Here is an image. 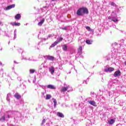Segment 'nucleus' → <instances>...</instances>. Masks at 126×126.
I'll list each match as a JSON object with an SVG mask.
<instances>
[{
	"instance_id": "obj_47",
	"label": "nucleus",
	"mask_w": 126,
	"mask_h": 126,
	"mask_svg": "<svg viewBox=\"0 0 126 126\" xmlns=\"http://www.w3.org/2000/svg\"><path fill=\"white\" fill-rule=\"evenodd\" d=\"M7 125H8V126H14V125H13L12 124L9 125L8 124H7Z\"/></svg>"
},
{
	"instance_id": "obj_64",
	"label": "nucleus",
	"mask_w": 126,
	"mask_h": 126,
	"mask_svg": "<svg viewBox=\"0 0 126 126\" xmlns=\"http://www.w3.org/2000/svg\"><path fill=\"white\" fill-rule=\"evenodd\" d=\"M120 106H123V104H120Z\"/></svg>"
},
{
	"instance_id": "obj_21",
	"label": "nucleus",
	"mask_w": 126,
	"mask_h": 126,
	"mask_svg": "<svg viewBox=\"0 0 126 126\" xmlns=\"http://www.w3.org/2000/svg\"><path fill=\"white\" fill-rule=\"evenodd\" d=\"M20 18H21V15H20V14H18L16 15V16H15V19L16 20H19V19H20Z\"/></svg>"
},
{
	"instance_id": "obj_30",
	"label": "nucleus",
	"mask_w": 126,
	"mask_h": 126,
	"mask_svg": "<svg viewBox=\"0 0 126 126\" xmlns=\"http://www.w3.org/2000/svg\"><path fill=\"white\" fill-rule=\"evenodd\" d=\"M53 100L54 104V108H56V107H57V100L55 98H53Z\"/></svg>"
},
{
	"instance_id": "obj_32",
	"label": "nucleus",
	"mask_w": 126,
	"mask_h": 126,
	"mask_svg": "<svg viewBox=\"0 0 126 126\" xmlns=\"http://www.w3.org/2000/svg\"><path fill=\"white\" fill-rule=\"evenodd\" d=\"M35 72V69H30V73L31 74H33Z\"/></svg>"
},
{
	"instance_id": "obj_29",
	"label": "nucleus",
	"mask_w": 126,
	"mask_h": 126,
	"mask_svg": "<svg viewBox=\"0 0 126 126\" xmlns=\"http://www.w3.org/2000/svg\"><path fill=\"white\" fill-rule=\"evenodd\" d=\"M57 45H58V42H57V41H55L50 46V48H54V47L57 46Z\"/></svg>"
},
{
	"instance_id": "obj_6",
	"label": "nucleus",
	"mask_w": 126,
	"mask_h": 126,
	"mask_svg": "<svg viewBox=\"0 0 126 126\" xmlns=\"http://www.w3.org/2000/svg\"><path fill=\"white\" fill-rule=\"evenodd\" d=\"M115 70V68L113 67H108L107 68H105L104 70V72H112V71H114Z\"/></svg>"
},
{
	"instance_id": "obj_55",
	"label": "nucleus",
	"mask_w": 126,
	"mask_h": 126,
	"mask_svg": "<svg viewBox=\"0 0 126 126\" xmlns=\"http://www.w3.org/2000/svg\"><path fill=\"white\" fill-rule=\"evenodd\" d=\"M2 64V63H1V62H0V66Z\"/></svg>"
},
{
	"instance_id": "obj_37",
	"label": "nucleus",
	"mask_w": 126,
	"mask_h": 126,
	"mask_svg": "<svg viewBox=\"0 0 126 126\" xmlns=\"http://www.w3.org/2000/svg\"><path fill=\"white\" fill-rule=\"evenodd\" d=\"M86 29H87V30H88V31H92V29H91V28H90V27H86Z\"/></svg>"
},
{
	"instance_id": "obj_3",
	"label": "nucleus",
	"mask_w": 126,
	"mask_h": 126,
	"mask_svg": "<svg viewBox=\"0 0 126 126\" xmlns=\"http://www.w3.org/2000/svg\"><path fill=\"white\" fill-rule=\"evenodd\" d=\"M61 91L62 93H64L66 91H67V92H70V91H72V88H71L69 85L64 83V86L62 87Z\"/></svg>"
},
{
	"instance_id": "obj_50",
	"label": "nucleus",
	"mask_w": 126,
	"mask_h": 126,
	"mask_svg": "<svg viewBox=\"0 0 126 126\" xmlns=\"http://www.w3.org/2000/svg\"><path fill=\"white\" fill-rule=\"evenodd\" d=\"M46 126H50V124L48 123H46Z\"/></svg>"
},
{
	"instance_id": "obj_42",
	"label": "nucleus",
	"mask_w": 126,
	"mask_h": 126,
	"mask_svg": "<svg viewBox=\"0 0 126 126\" xmlns=\"http://www.w3.org/2000/svg\"><path fill=\"white\" fill-rule=\"evenodd\" d=\"M88 79H89V78H88L87 79L86 81H84L83 82V84L85 83V84H87V82H88L87 81L88 80Z\"/></svg>"
},
{
	"instance_id": "obj_40",
	"label": "nucleus",
	"mask_w": 126,
	"mask_h": 126,
	"mask_svg": "<svg viewBox=\"0 0 126 126\" xmlns=\"http://www.w3.org/2000/svg\"><path fill=\"white\" fill-rule=\"evenodd\" d=\"M45 123H46V120L43 119L42 120V123H41V125L43 126V125H44L45 124Z\"/></svg>"
},
{
	"instance_id": "obj_53",
	"label": "nucleus",
	"mask_w": 126,
	"mask_h": 126,
	"mask_svg": "<svg viewBox=\"0 0 126 126\" xmlns=\"http://www.w3.org/2000/svg\"><path fill=\"white\" fill-rule=\"evenodd\" d=\"M108 14H110V13H111V11H108Z\"/></svg>"
},
{
	"instance_id": "obj_16",
	"label": "nucleus",
	"mask_w": 126,
	"mask_h": 126,
	"mask_svg": "<svg viewBox=\"0 0 126 126\" xmlns=\"http://www.w3.org/2000/svg\"><path fill=\"white\" fill-rule=\"evenodd\" d=\"M45 19L43 18L39 22H38L37 25H38V26H42V25H43Z\"/></svg>"
},
{
	"instance_id": "obj_51",
	"label": "nucleus",
	"mask_w": 126,
	"mask_h": 126,
	"mask_svg": "<svg viewBox=\"0 0 126 126\" xmlns=\"http://www.w3.org/2000/svg\"><path fill=\"white\" fill-rule=\"evenodd\" d=\"M112 27H113V28H116V25H113Z\"/></svg>"
},
{
	"instance_id": "obj_28",
	"label": "nucleus",
	"mask_w": 126,
	"mask_h": 126,
	"mask_svg": "<svg viewBox=\"0 0 126 126\" xmlns=\"http://www.w3.org/2000/svg\"><path fill=\"white\" fill-rule=\"evenodd\" d=\"M115 123V120L114 119H111L110 121H108V124L109 125H113Z\"/></svg>"
},
{
	"instance_id": "obj_58",
	"label": "nucleus",
	"mask_w": 126,
	"mask_h": 126,
	"mask_svg": "<svg viewBox=\"0 0 126 126\" xmlns=\"http://www.w3.org/2000/svg\"><path fill=\"white\" fill-rule=\"evenodd\" d=\"M14 63H16V61H14Z\"/></svg>"
},
{
	"instance_id": "obj_9",
	"label": "nucleus",
	"mask_w": 126,
	"mask_h": 126,
	"mask_svg": "<svg viewBox=\"0 0 126 126\" xmlns=\"http://www.w3.org/2000/svg\"><path fill=\"white\" fill-rule=\"evenodd\" d=\"M44 58L49 61H54L55 60V57L51 56H44Z\"/></svg>"
},
{
	"instance_id": "obj_17",
	"label": "nucleus",
	"mask_w": 126,
	"mask_h": 126,
	"mask_svg": "<svg viewBox=\"0 0 126 126\" xmlns=\"http://www.w3.org/2000/svg\"><path fill=\"white\" fill-rule=\"evenodd\" d=\"M63 40V37H59L58 38H57L56 42H57V44H59V43H61V42H62Z\"/></svg>"
},
{
	"instance_id": "obj_57",
	"label": "nucleus",
	"mask_w": 126,
	"mask_h": 126,
	"mask_svg": "<svg viewBox=\"0 0 126 126\" xmlns=\"http://www.w3.org/2000/svg\"><path fill=\"white\" fill-rule=\"evenodd\" d=\"M124 63H125V65H126V61Z\"/></svg>"
},
{
	"instance_id": "obj_7",
	"label": "nucleus",
	"mask_w": 126,
	"mask_h": 126,
	"mask_svg": "<svg viewBox=\"0 0 126 126\" xmlns=\"http://www.w3.org/2000/svg\"><path fill=\"white\" fill-rule=\"evenodd\" d=\"M15 7V4H13L12 5H8L4 9V10H9L10 9H11V8H14Z\"/></svg>"
},
{
	"instance_id": "obj_54",
	"label": "nucleus",
	"mask_w": 126,
	"mask_h": 126,
	"mask_svg": "<svg viewBox=\"0 0 126 126\" xmlns=\"http://www.w3.org/2000/svg\"><path fill=\"white\" fill-rule=\"evenodd\" d=\"M69 64H71V65H72V64L71 63V62L69 63Z\"/></svg>"
},
{
	"instance_id": "obj_56",
	"label": "nucleus",
	"mask_w": 126,
	"mask_h": 126,
	"mask_svg": "<svg viewBox=\"0 0 126 126\" xmlns=\"http://www.w3.org/2000/svg\"><path fill=\"white\" fill-rule=\"evenodd\" d=\"M91 94H93V95H94V94H95V93H91Z\"/></svg>"
},
{
	"instance_id": "obj_4",
	"label": "nucleus",
	"mask_w": 126,
	"mask_h": 126,
	"mask_svg": "<svg viewBox=\"0 0 126 126\" xmlns=\"http://www.w3.org/2000/svg\"><path fill=\"white\" fill-rule=\"evenodd\" d=\"M45 68H47V66L45 65L44 64L42 63L41 65L39 66L38 69V72H40V73H43V72L45 71Z\"/></svg>"
},
{
	"instance_id": "obj_62",
	"label": "nucleus",
	"mask_w": 126,
	"mask_h": 126,
	"mask_svg": "<svg viewBox=\"0 0 126 126\" xmlns=\"http://www.w3.org/2000/svg\"><path fill=\"white\" fill-rule=\"evenodd\" d=\"M0 51H2V48H1V49H0Z\"/></svg>"
},
{
	"instance_id": "obj_61",
	"label": "nucleus",
	"mask_w": 126,
	"mask_h": 126,
	"mask_svg": "<svg viewBox=\"0 0 126 126\" xmlns=\"http://www.w3.org/2000/svg\"><path fill=\"white\" fill-rule=\"evenodd\" d=\"M0 25H1V22H0Z\"/></svg>"
},
{
	"instance_id": "obj_11",
	"label": "nucleus",
	"mask_w": 126,
	"mask_h": 126,
	"mask_svg": "<svg viewBox=\"0 0 126 126\" xmlns=\"http://www.w3.org/2000/svg\"><path fill=\"white\" fill-rule=\"evenodd\" d=\"M81 114L82 115H85V114H86V107H83V108H82Z\"/></svg>"
},
{
	"instance_id": "obj_44",
	"label": "nucleus",
	"mask_w": 126,
	"mask_h": 126,
	"mask_svg": "<svg viewBox=\"0 0 126 126\" xmlns=\"http://www.w3.org/2000/svg\"><path fill=\"white\" fill-rule=\"evenodd\" d=\"M46 40H48V39H47L46 38H41V41H46Z\"/></svg>"
},
{
	"instance_id": "obj_52",
	"label": "nucleus",
	"mask_w": 126,
	"mask_h": 126,
	"mask_svg": "<svg viewBox=\"0 0 126 126\" xmlns=\"http://www.w3.org/2000/svg\"><path fill=\"white\" fill-rule=\"evenodd\" d=\"M21 86H24V89L26 88V87H25V85H21Z\"/></svg>"
},
{
	"instance_id": "obj_60",
	"label": "nucleus",
	"mask_w": 126,
	"mask_h": 126,
	"mask_svg": "<svg viewBox=\"0 0 126 126\" xmlns=\"http://www.w3.org/2000/svg\"><path fill=\"white\" fill-rule=\"evenodd\" d=\"M40 87H43V86L39 85Z\"/></svg>"
},
{
	"instance_id": "obj_49",
	"label": "nucleus",
	"mask_w": 126,
	"mask_h": 126,
	"mask_svg": "<svg viewBox=\"0 0 126 126\" xmlns=\"http://www.w3.org/2000/svg\"><path fill=\"white\" fill-rule=\"evenodd\" d=\"M63 30H66V27H65V28H62Z\"/></svg>"
},
{
	"instance_id": "obj_15",
	"label": "nucleus",
	"mask_w": 126,
	"mask_h": 126,
	"mask_svg": "<svg viewBox=\"0 0 126 126\" xmlns=\"http://www.w3.org/2000/svg\"><path fill=\"white\" fill-rule=\"evenodd\" d=\"M88 103H89L90 105H92V106H94V107H96V102L94 101H93V100L88 101Z\"/></svg>"
},
{
	"instance_id": "obj_38",
	"label": "nucleus",
	"mask_w": 126,
	"mask_h": 126,
	"mask_svg": "<svg viewBox=\"0 0 126 126\" xmlns=\"http://www.w3.org/2000/svg\"><path fill=\"white\" fill-rule=\"evenodd\" d=\"M70 120H72V121H73V124H74L75 125H76V123H75V120L73 119L72 117L70 118Z\"/></svg>"
},
{
	"instance_id": "obj_5",
	"label": "nucleus",
	"mask_w": 126,
	"mask_h": 126,
	"mask_svg": "<svg viewBox=\"0 0 126 126\" xmlns=\"http://www.w3.org/2000/svg\"><path fill=\"white\" fill-rule=\"evenodd\" d=\"M121 74H122L121 71L118 70L114 72V77H119V76H121Z\"/></svg>"
},
{
	"instance_id": "obj_27",
	"label": "nucleus",
	"mask_w": 126,
	"mask_h": 126,
	"mask_svg": "<svg viewBox=\"0 0 126 126\" xmlns=\"http://www.w3.org/2000/svg\"><path fill=\"white\" fill-rule=\"evenodd\" d=\"M114 94H115V93H114V91H111L109 92V96L113 97L114 96Z\"/></svg>"
},
{
	"instance_id": "obj_33",
	"label": "nucleus",
	"mask_w": 126,
	"mask_h": 126,
	"mask_svg": "<svg viewBox=\"0 0 126 126\" xmlns=\"http://www.w3.org/2000/svg\"><path fill=\"white\" fill-rule=\"evenodd\" d=\"M111 60V55H108L105 57V61H110Z\"/></svg>"
},
{
	"instance_id": "obj_26",
	"label": "nucleus",
	"mask_w": 126,
	"mask_h": 126,
	"mask_svg": "<svg viewBox=\"0 0 126 126\" xmlns=\"http://www.w3.org/2000/svg\"><path fill=\"white\" fill-rule=\"evenodd\" d=\"M52 98V95L50 94H47L46 96V100H50V99Z\"/></svg>"
},
{
	"instance_id": "obj_34",
	"label": "nucleus",
	"mask_w": 126,
	"mask_h": 126,
	"mask_svg": "<svg viewBox=\"0 0 126 126\" xmlns=\"http://www.w3.org/2000/svg\"><path fill=\"white\" fill-rule=\"evenodd\" d=\"M16 30H15L14 32V40H15L16 39Z\"/></svg>"
},
{
	"instance_id": "obj_46",
	"label": "nucleus",
	"mask_w": 126,
	"mask_h": 126,
	"mask_svg": "<svg viewBox=\"0 0 126 126\" xmlns=\"http://www.w3.org/2000/svg\"><path fill=\"white\" fill-rule=\"evenodd\" d=\"M81 106H82V103H79L78 105L79 108H81Z\"/></svg>"
},
{
	"instance_id": "obj_24",
	"label": "nucleus",
	"mask_w": 126,
	"mask_h": 126,
	"mask_svg": "<svg viewBox=\"0 0 126 126\" xmlns=\"http://www.w3.org/2000/svg\"><path fill=\"white\" fill-rule=\"evenodd\" d=\"M86 44H88V45H91L92 44V43H93V41L90 40V39H87L86 41Z\"/></svg>"
},
{
	"instance_id": "obj_14",
	"label": "nucleus",
	"mask_w": 126,
	"mask_h": 126,
	"mask_svg": "<svg viewBox=\"0 0 126 126\" xmlns=\"http://www.w3.org/2000/svg\"><path fill=\"white\" fill-rule=\"evenodd\" d=\"M14 96L15 97V98H16V99H19L21 98V95H20V94H19L18 93L15 94Z\"/></svg>"
},
{
	"instance_id": "obj_22",
	"label": "nucleus",
	"mask_w": 126,
	"mask_h": 126,
	"mask_svg": "<svg viewBox=\"0 0 126 126\" xmlns=\"http://www.w3.org/2000/svg\"><path fill=\"white\" fill-rule=\"evenodd\" d=\"M10 97H11V94H7L6 100L8 102H10Z\"/></svg>"
},
{
	"instance_id": "obj_36",
	"label": "nucleus",
	"mask_w": 126,
	"mask_h": 126,
	"mask_svg": "<svg viewBox=\"0 0 126 126\" xmlns=\"http://www.w3.org/2000/svg\"><path fill=\"white\" fill-rule=\"evenodd\" d=\"M47 9H48V7L44 6L43 7L42 10H43V11H46V10H47Z\"/></svg>"
},
{
	"instance_id": "obj_59",
	"label": "nucleus",
	"mask_w": 126,
	"mask_h": 126,
	"mask_svg": "<svg viewBox=\"0 0 126 126\" xmlns=\"http://www.w3.org/2000/svg\"><path fill=\"white\" fill-rule=\"evenodd\" d=\"M52 0V1H56V0Z\"/></svg>"
},
{
	"instance_id": "obj_39",
	"label": "nucleus",
	"mask_w": 126,
	"mask_h": 126,
	"mask_svg": "<svg viewBox=\"0 0 126 126\" xmlns=\"http://www.w3.org/2000/svg\"><path fill=\"white\" fill-rule=\"evenodd\" d=\"M118 43L116 42H114L113 43H112V45L113 46V47H115V46H117Z\"/></svg>"
},
{
	"instance_id": "obj_45",
	"label": "nucleus",
	"mask_w": 126,
	"mask_h": 126,
	"mask_svg": "<svg viewBox=\"0 0 126 126\" xmlns=\"http://www.w3.org/2000/svg\"><path fill=\"white\" fill-rule=\"evenodd\" d=\"M52 37V34H49L47 36V39H49V38H51Z\"/></svg>"
},
{
	"instance_id": "obj_18",
	"label": "nucleus",
	"mask_w": 126,
	"mask_h": 126,
	"mask_svg": "<svg viewBox=\"0 0 126 126\" xmlns=\"http://www.w3.org/2000/svg\"><path fill=\"white\" fill-rule=\"evenodd\" d=\"M114 86V82L112 81H109L108 82V88H111V87H113Z\"/></svg>"
},
{
	"instance_id": "obj_31",
	"label": "nucleus",
	"mask_w": 126,
	"mask_h": 126,
	"mask_svg": "<svg viewBox=\"0 0 126 126\" xmlns=\"http://www.w3.org/2000/svg\"><path fill=\"white\" fill-rule=\"evenodd\" d=\"M117 29V30H119V32L120 33H122V34H125V35H126V32H125V31H124L123 30H119L118 29Z\"/></svg>"
},
{
	"instance_id": "obj_20",
	"label": "nucleus",
	"mask_w": 126,
	"mask_h": 126,
	"mask_svg": "<svg viewBox=\"0 0 126 126\" xmlns=\"http://www.w3.org/2000/svg\"><path fill=\"white\" fill-rule=\"evenodd\" d=\"M78 53L79 55H81V54H82V46H80L79 47Z\"/></svg>"
},
{
	"instance_id": "obj_25",
	"label": "nucleus",
	"mask_w": 126,
	"mask_h": 126,
	"mask_svg": "<svg viewBox=\"0 0 126 126\" xmlns=\"http://www.w3.org/2000/svg\"><path fill=\"white\" fill-rule=\"evenodd\" d=\"M87 123L86 124V126H89L90 125H91V121L90 120H88L87 119L86 120Z\"/></svg>"
},
{
	"instance_id": "obj_19",
	"label": "nucleus",
	"mask_w": 126,
	"mask_h": 126,
	"mask_svg": "<svg viewBox=\"0 0 126 126\" xmlns=\"http://www.w3.org/2000/svg\"><path fill=\"white\" fill-rule=\"evenodd\" d=\"M11 25L12 26H20V23H16V22H12L11 23Z\"/></svg>"
},
{
	"instance_id": "obj_43",
	"label": "nucleus",
	"mask_w": 126,
	"mask_h": 126,
	"mask_svg": "<svg viewBox=\"0 0 126 126\" xmlns=\"http://www.w3.org/2000/svg\"><path fill=\"white\" fill-rule=\"evenodd\" d=\"M111 5H112V6H116V4L114 2H112L111 3Z\"/></svg>"
},
{
	"instance_id": "obj_35",
	"label": "nucleus",
	"mask_w": 126,
	"mask_h": 126,
	"mask_svg": "<svg viewBox=\"0 0 126 126\" xmlns=\"http://www.w3.org/2000/svg\"><path fill=\"white\" fill-rule=\"evenodd\" d=\"M115 15H117V14L116 13V11H112V12L111 13V16H114Z\"/></svg>"
},
{
	"instance_id": "obj_1",
	"label": "nucleus",
	"mask_w": 126,
	"mask_h": 126,
	"mask_svg": "<svg viewBox=\"0 0 126 126\" xmlns=\"http://www.w3.org/2000/svg\"><path fill=\"white\" fill-rule=\"evenodd\" d=\"M14 116V119L16 122L21 121L23 119V116L20 112L17 111H8L4 114V115L0 118V122L3 123L4 122H8L9 119H11Z\"/></svg>"
},
{
	"instance_id": "obj_10",
	"label": "nucleus",
	"mask_w": 126,
	"mask_h": 126,
	"mask_svg": "<svg viewBox=\"0 0 126 126\" xmlns=\"http://www.w3.org/2000/svg\"><path fill=\"white\" fill-rule=\"evenodd\" d=\"M46 88L48 89H54L55 90L57 88L54 85H48L46 86Z\"/></svg>"
},
{
	"instance_id": "obj_63",
	"label": "nucleus",
	"mask_w": 126,
	"mask_h": 126,
	"mask_svg": "<svg viewBox=\"0 0 126 126\" xmlns=\"http://www.w3.org/2000/svg\"><path fill=\"white\" fill-rule=\"evenodd\" d=\"M80 40V38H79L78 41H79Z\"/></svg>"
},
{
	"instance_id": "obj_41",
	"label": "nucleus",
	"mask_w": 126,
	"mask_h": 126,
	"mask_svg": "<svg viewBox=\"0 0 126 126\" xmlns=\"http://www.w3.org/2000/svg\"><path fill=\"white\" fill-rule=\"evenodd\" d=\"M22 60H25V61H27V60H28V61H31V59H27L26 58H22Z\"/></svg>"
},
{
	"instance_id": "obj_8",
	"label": "nucleus",
	"mask_w": 126,
	"mask_h": 126,
	"mask_svg": "<svg viewBox=\"0 0 126 126\" xmlns=\"http://www.w3.org/2000/svg\"><path fill=\"white\" fill-rule=\"evenodd\" d=\"M108 19L109 20H112L114 22H118V21H119V20H118L117 18L113 16H109Z\"/></svg>"
},
{
	"instance_id": "obj_2",
	"label": "nucleus",
	"mask_w": 126,
	"mask_h": 126,
	"mask_svg": "<svg viewBox=\"0 0 126 126\" xmlns=\"http://www.w3.org/2000/svg\"><path fill=\"white\" fill-rule=\"evenodd\" d=\"M89 13L88 9L85 7H80L76 12L77 16H83L84 14H88Z\"/></svg>"
},
{
	"instance_id": "obj_13",
	"label": "nucleus",
	"mask_w": 126,
	"mask_h": 126,
	"mask_svg": "<svg viewBox=\"0 0 126 126\" xmlns=\"http://www.w3.org/2000/svg\"><path fill=\"white\" fill-rule=\"evenodd\" d=\"M49 72H51V74H54V73H55V68L53 66L50 67Z\"/></svg>"
},
{
	"instance_id": "obj_23",
	"label": "nucleus",
	"mask_w": 126,
	"mask_h": 126,
	"mask_svg": "<svg viewBox=\"0 0 126 126\" xmlns=\"http://www.w3.org/2000/svg\"><path fill=\"white\" fill-rule=\"evenodd\" d=\"M63 48V51H64V52H66V51H67V45H66V44H64L62 46Z\"/></svg>"
},
{
	"instance_id": "obj_48",
	"label": "nucleus",
	"mask_w": 126,
	"mask_h": 126,
	"mask_svg": "<svg viewBox=\"0 0 126 126\" xmlns=\"http://www.w3.org/2000/svg\"><path fill=\"white\" fill-rule=\"evenodd\" d=\"M33 83H35V82H36V79H34L33 80Z\"/></svg>"
},
{
	"instance_id": "obj_12",
	"label": "nucleus",
	"mask_w": 126,
	"mask_h": 126,
	"mask_svg": "<svg viewBox=\"0 0 126 126\" xmlns=\"http://www.w3.org/2000/svg\"><path fill=\"white\" fill-rule=\"evenodd\" d=\"M56 114L59 118H64V115L62 112H57Z\"/></svg>"
}]
</instances>
